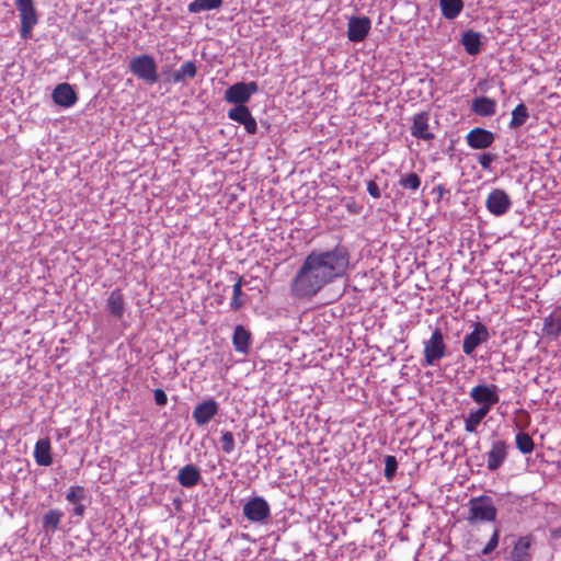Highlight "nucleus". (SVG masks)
I'll return each mask as SVG.
<instances>
[{"label": "nucleus", "instance_id": "obj_2", "mask_svg": "<svg viewBox=\"0 0 561 561\" xmlns=\"http://www.w3.org/2000/svg\"><path fill=\"white\" fill-rule=\"evenodd\" d=\"M350 265V253L337 245L329 251L310 252L295 275L291 294L297 298H312L327 284L345 275Z\"/></svg>", "mask_w": 561, "mask_h": 561}, {"label": "nucleus", "instance_id": "obj_27", "mask_svg": "<svg viewBox=\"0 0 561 561\" xmlns=\"http://www.w3.org/2000/svg\"><path fill=\"white\" fill-rule=\"evenodd\" d=\"M440 12L447 20L456 19L463 9L462 0H439Z\"/></svg>", "mask_w": 561, "mask_h": 561}, {"label": "nucleus", "instance_id": "obj_32", "mask_svg": "<svg viewBox=\"0 0 561 561\" xmlns=\"http://www.w3.org/2000/svg\"><path fill=\"white\" fill-rule=\"evenodd\" d=\"M221 4L222 0H194L188 4V11L199 13L203 11L218 9Z\"/></svg>", "mask_w": 561, "mask_h": 561}, {"label": "nucleus", "instance_id": "obj_11", "mask_svg": "<svg viewBox=\"0 0 561 561\" xmlns=\"http://www.w3.org/2000/svg\"><path fill=\"white\" fill-rule=\"evenodd\" d=\"M485 206L492 215L502 216L508 211L512 202L505 191L495 188L488 195Z\"/></svg>", "mask_w": 561, "mask_h": 561}, {"label": "nucleus", "instance_id": "obj_38", "mask_svg": "<svg viewBox=\"0 0 561 561\" xmlns=\"http://www.w3.org/2000/svg\"><path fill=\"white\" fill-rule=\"evenodd\" d=\"M397 469H398L397 458L392 455L386 456L385 471H383L385 478L387 480H391L394 477Z\"/></svg>", "mask_w": 561, "mask_h": 561}, {"label": "nucleus", "instance_id": "obj_25", "mask_svg": "<svg viewBox=\"0 0 561 561\" xmlns=\"http://www.w3.org/2000/svg\"><path fill=\"white\" fill-rule=\"evenodd\" d=\"M461 44L469 55H478L481 50V35L474 31H466L461 36Z\"/></svg>", "mask_w": 561, "mask_h": 561}, {"label": "nucleus", "instance_id": "obj_12", "mask_svg": "<svg viewBox=\"0 0 561 561\" xmlns=\"http://www.w3.org/2000/svg\"><path fill=\"white\" fill-rule=\"evenodd\" d=\"M430 112L423 111L412 117L411 135L416 139L432 141L435 138L430 128Z\"/></svg>", "mask_w": 561, "mask_h": 561}, {"label": "nucleus", "instance_id": "obj_41", "mask_svg": "<svg viewBox=\"0 0 561 561\" xmlns=\"http://www.w3.org/2000/svg\"><path fill=\"white\" fill-rule=\"evenodd\" d=\"M497 543H499V530L495 529L492 537L490 538L488 545L482 550L483 554H488L491 551H493L497 547Z\"/></svg>", "mask_w": 561, "mask_h": 561}, {"label": "nucleus", "instance_id": "obj_19", "mask_svg": "<svg viewBox=\"0 0 561 561\" xmlns=\"http://www.w3.org/2000/svg\"><path fill=\"white\" fill-rule=\"evenodd\" d=\"M176 479L183 488H194L202 479L201 470L195 465H186L179 470Z\"/></svg>", "mask_w": 561, "mask_h": 561}, {"label": "nucleus", "instance_id": "obj_23", "mask_svg": "<svg viewBox=\"0 0 561 561\" xmlns=\"http://www.w3.org/2000/svg\"><path fill=\"white\" fill-rule=\"evenodd\" d=\"M542 333L551 339L561 335V311H553L543 319Z\"/></svg>", "mask_w": 561, "mask_h": 561}, {"label": "nucleus", "instance_id": "obj_34", "mask_svg": "<svg viewBox=\"0 0 561 561\" xmlns=\"http://www.w3.org/2000/svg\"><path fill=\"white\" fill-rule=\"evenodd\" d=\"M64 513L59 510H49L43 517V527L56 530L60 524Z\"/></svg>", "mask_w": 561, "mask_h": 561}, {"label": "nucleus", "instance_id": "obj_13", "mask_svg": "<svg viewBox=\"0 0 561 561\" xmlns=\"http://www.w3.org/2000/svg\"><path fill=\"white\" fill-rule=\"evenodd\" d=\"M228 117L242 124L248 134L254 135L257 131V123L245 105H237L228 111Z\"/></svg>", "mask_w": 561, "mask_h": 561}, {"label": "nucleus", "instance_id": "obj_7", "mask_svg": "<svg viewBox=\"0 0 561 561\" xmlns=\"http://www.w3.org/2000/svg\"><path fill=\"white\" fill-rule=\"evenodd\" d=\"M469 397L480 408H485L489 412L500 401L496 385H477L471 388Z\"/></svg>", "mask_w": 561, "mask_h": 561}, {"label": "nucleus", "instance_id": "obj_46", "mask_svg": "<svg viewBox=\"0 0 561 561\" xmlns=\"http://www.w3.org/2000/svg\"><path fill=\"white\" fill-rule=\"evenodd\" d=\"M437 191H438L439 196H443L445 190L442 185L437 186Z\"/></svg>", "mask_w": 561, "mask_h": 561}, {"label": "nucleus", "instance_id": "obj_9", "mask_svg": "<svg viewBox=\"0 0 561 561\" xmlns=\"http://www.w3.org/2000/svg\"><path fill=\"white\" fill-rule=\"evenodd\" d=\"M490 339L489 329L481 322L473 323V330L468 333L462 341V352L471 356L476 348L481 344L488 342Z\"/></svg>", "mask_w": 561, "mask_h": 561}, {"label": "nucleus", "instance_id": "obj_44", "mask_svg": "<svg viewBox=\"0 0 561 561\" xmlns=\"http://www.w3.org/2000/svg\"><path fill=\"white\" fill-rule=\"evenodd\" d=\"M517 413H518L519 415H523V416L525 417V420H526V424H524V425H519V424L517 423V425H516V426H517L518 428H520V430H524V428L527 426L528 422H529V414H528V412H527V411H525V410H519Z\"/></svg>", "mask_w": 561, "mask_h": 561}, {"label": "nucleus", "instance_id": "obj_29", "mask_svg": "<svg viewBox=\"0 0 561 561\" xmlns=\"http://www.w3.org/2000/svg\"><path fill=\"white\" fill-rule=\"evenodd\" d=\"M197 73V68L194 61L188 60L181 65V67L174 71L173 81L184 82L186 79H193Z\"/></svg>", "mask_w": 561, "mask_h": 561}, {"label": "nucleus", "instance_id": "obj_4", "mask_svg": "<svg viewBox=\"0 0 561 561\" xmlns=\"http://www.w3.org/2000/svg\"><path fill=\"white\" fill-rule=\"evenodd\" d=\"M423 366L431 367L447 355V345L439 328H435L431 337L424 341Z\"/></svg>", "mask_w": 561, "mask_h": 561}, {"label": "nucleus", "instance_id": "obj_24", "mask_svg": "<svg viewBox=\"0 0 561 561\" xmlns=\"http://www.w3.org/2000/svg\"><path fill=\"white\" fill-rule=\"evenodd\" d=\"M106 305L110 313L113 317L121 319L125 311V298L122 290L118 288L112 290Z\"/></svg>", "mask_w": 561, "mask_h": 561}, {"label": "nucleus", "instance_id": "obj_43", "mask_svg": "<svg viewBox=\"0 0 561 561\" xmlns=\"http://www.w3.org/2000/svg\"><path fill=\"white\" fill-rule=\"evenodd\" d=\"M367 192L374 198H379L380 197V190H379V187H378V185H377V183L375 181H369L367 183Z\"/></svg>", "mask_w": 561, "mask_h": 561}, {"label": "nucleus", "instance_id": "obj_20", "mask_svg": "<svg viewBox=\"0 0 561 561\" xmlns=\"http://www.w3.org/2000/svg\"><path fill=\"white\" fill-rule=\"evenodd\" d=\"M34 459L38 466L48 467L53 463L49 438L38 439L34 447Z\"/></svg>", "mask_w": 561, "mask_h": 561}, {"label": "nucleus", "instance_id": "obj_17", "mask_svg": "<svg viewBox=\"0 0 561 561\" xmlns=\"http://www.w3.org/2000/svg\"><path fill=\"white\" fill-rule=\"evenodd\" d=\"M507 457V445L504 440H495L492 443L486 454L488 469L490 471L497 470Z\"/></svg>", "mask_w": 561, "mask_h": 561}, {"label": "nucleus", "instance_id": "obj_26", "mask_svg": "<svg viewBox=\"0 0 561 561\" xmlns=\"http://www.w3.org/2000/svg\"><path fill=\"white\" fill-rule=\"evenodd\" d=\"M489 414L485 408H478L474 411L468 413L465 417V431L467 433H476L478 426L483 421V419Z\"/></svg>", "mask_w": 561, "mask_h": 561}, {"label": "nucleus", "instance_id": "obj_36", "mask_svg": "<svg viewBox=\"0 0 561 561\" xmlns=\"http://www.w3.org/2000/svg\"><path fill=\"white\" fill-rule=\"evenodd\" d=\"M220 444L225 454H231L236 447L233 434L229 431L221 432Z\"/></svg>", "mask_w": 561, "mask_h": 561}, {"label": "nucleus", "instance_id": "obj_45", "mask_svg": "<svg viewBox=\"0 0 561 561\" xmlns=\"http://www.w3.org/2000/svg\"><path fill=\"white\" fill-rule=\"evenodd\" d=\"M75 505H76V507H75V510H73L75 514H76L77 516H82V515H83V513H84V506H83V504H81V502H80V503L75 504Z\"/></svg>", "mask_w": 561, "mask_h": 561}, {"label": "nucleus", "instance_id": "obj_21", "mask_svg": "<svg viewBox=\"0 0 561 561\" xmlns=\"http://www.w3.org/2000/svg\"><path fill=\"white\" fill-rule=\"evenodd\" d=\"M471 111L478 116H493L496 113V101L488 96L474 98L471 103Z\"/></svg>", "mask_w": 561, "mask_h": 561}, {"label": "nucleus", "instance_id": "obj_5", "mask_svg": "<svg viewBox=\"0 0 561 561\" xmlns=\"http://www.w3.org/2000/svg\"><path fill=\"white\" fill-rule=\"evenodd\" d=\"M129 70L138 79L144 80L149 84L158 82L157 64L150 55H139L129 61Z\"/></svg>", "mask_w": 561, "mask_h": 561}, {"label": "nucleus", "instance_id": "obj_6", "mask_svg": "<svg viewBox=\"0 0 561 561\" xmlns=\"http://www.w3.org/2000/svg\"><path fill=\"white\" fill-rule=\"evenodd\" d=\"M15 5L21 21L20 35L23 39H27L38 22L34 2L33 0H16Z\"/></svg>", "mask_w": 561, "mask_h": 561}, {"label": "nucleus", "instance_id": "obj_40", "mask_svg": "<svg viewBox=\"0 0 561 561\" xmlns=\"http://www.w3.org/2000/svg\"><path fill=\"white\" fill-rule=\"evenodd\" d=\"M495 160V156L491 153H482L479 156V163L483 170H491V165Z\"/></svg>", "mask_w": 561, "mask_h": 561}, {"label": "nucleus", "instance_id": "obj_16", "mask_svg": "<svg viewBox=\"0 0 561 561\" xmlns=\"http://www.w3.org/2000/svg\"><path fill=\"white\" fill-rule=\"evenodd\" d=\"M495 136L492 131L476 127L471 129L467 136L466 141L472 149H485L494 142Z\"/></svg>", "mask_w": 561, "mask_h": 561}, {"label": "nucleus", "instance_id": "obj_22", "mask_svg": "<svg viewBox=\"0 0 561 561\" xmlns=\"http://www.w3.org/2000/svg\"><path fill=\"white\" fill-rule=\"evenodd\" d=\"M234 350L241 354H248L251 344V333L243 325H237L232 335Z\"/></svg>", "mask_w": 561, "mask_h": 561}, {"label": "nucleus", "instance_id": "obj_35", "mask_svg": "<svg viewBox=\"0 0 561 561\" xmlns=\"http://www.w3.org/2000/svg\"><path fill=\"white\" fill-rule=\"evenodd\" d=\"M243 286V278L241 276L238 277L237 282L232 286V298L230 301V307L233 311H238L242 308L243 301L241 299Z\"/></svg>", "mask_w": 561, "mask_h": 561}, {"label": "nucleus", "instance_id": "obj_18", "mask_svg": "<svg viewBox=\"0 0 561 561\" xmlns=\"http://www.w3.org/2000/svg\"><path fill=\"white\" fill-rule=\"evenodd\" d=\"M53 101L62 107H70L72 106L77 100L78 96L72 89V87L69 83H60L58 84L51 94Z\"/></svg>", "mask_w": 561, "mask_h": 561}, {"label": "nucleus", "instance_id": "obj_30", "mask_svg": "<svg viewBox=\"0 0 561 561\" xmlns=\"http://www.w3.org/2000/svg\"><path fill=\"white\" fill-rule=\"evenodd\" d=\"M528 110L524 103H519L515 106V108L512 111V118L510 122L511 128H518L523 126L526 121L528 119Z\"/></svg>", "mask_w": 561, "mask_h": 561}, {"label": "nucleus", "instance_id": "obj_8", "mask_svg": "<svg viewBox=\"0 0 561 561\" xmlns=\"http://www.w3.org/2000/svg\"><path fill=\"white\" fill-rule=\"evenodd\" d=\"M257 89L259 87L255 81H251L248 83L238 82L230 85L226 90L225 100L228 103L245 105V103L251 99V96L257 92Z\"/></svg>", "mask_w": 561, "mask_h": 561}, {"label": "nucleus", "instance_id": "obj_1", "mask_svg": "<svg viewBox=\"0 0 561 561\" xmlns=\"http://www.w3.org/2000/svg\"><path fill=\"white\" fill-rule=\"evenodd\" d=\"M350 265V253L337 245L329 251L310 252L295 275L291 294L297 298H312L327 284L345 275Z\"/></svg>", "mask_w": 561, "mask_h": 561}, {"label": "nucleus", "instance_id": "obj_10", "mask_svg": "<svg viewBox=\"0 0 561 561\" xmlns=\"http://www.w3.org/2000/svg\"><path fill=\"white\" fill-rule=\"evenodd\" d=\"M243 515L250 522L262 523L270 517L271 508L265 499L255 496L244 504Z\"/></svg>", "mask_w": 561, "mask_h": 561}, {"label": "nucleus", "instance_id": "obj_3", "mask_svg": "<svg viewBox=\"0 0 561 561\" xmlns=\"http://www.w3.org/2000/svg\"><path fill=\"white\" fill-rule=\"evenodd\" d=\"M468 506L469 510L466 520L469 525L494 522L496 519L497 510L493 503L492 497L488 495L471 497L469 500Z\"/></svg>", "mask_w": 561, "mask_h": 561}, {"label": "nucleus", "instance_id": "obj_15", "mask_svg": "<svg viewBox=\"0 0 561 561\" xmlns=\"http://www.w3.org/2000/svg\"><path fill=\"white\" fill-rule=\"evenodd\" d=\"M219 404L208 399L197 404L192 413L195 423L199 426L207 424L218 413Z\"/></svg>", "mask_w": 561, "mask_h": 561}, {"label": "nucleus", "instance_id": "obj_31", "mask_svg": "<svg viewBox=\"0 0 561 561\" xmlns=\"http://www.w3.org/2000/svg\"><path fill=\"white\" fill-rule=\"evenodd\" d=\"M516 448L524 455H529L535 449V443L528 433L520 432L515 436Z\"/></svg>", "mask_w": 561, "mask_h": 561}, {"label": "nucleus", "instance_id": "obj_42", "mask_svg": "<svg viewBox=\"0 0 561 561\" xmlns=\"http://www.w3.org/2000/svg\"><path fill=\"white\" fill-rule=\"evenodd\" d=\"M154 401L158 405L163 407L168 402V397L164 390L158 388L153 391Z\"/></svg>", "mask_w": 561, "mask_h": 561}, {"label": "nucleus", "instance_id": "obj_14", "mask_svg": "<svg viewBox=\"0 0 561 561\" xmlns=\"http://www.w3.org/2000/svg\"><path fill=\"white\" fill-rule=\"evenodd\" d=\"M371 27L370 20L367 16H353L347 23V38L351 42L358 43L366 38Z\"/></svg>", "mask_w": 561, "mask_h": 561}, {"label": "nucleus", "instance_id": "obj_28", "mask_svg": "<svg viewBox=\"0 0 561 561\" xmlns=\"http://www.w3.org/2000/svg\"><path fill=\"white\" fill-rule=\"evenodd\" d=\"M533 542L530 535L518 538L513 549V558L517 561H527L530 557L529 549Z\"/></svg>", "mask_w": 561, "mask_h": 561}, {"label": "nucleus", "instance_id": "obj_33", "mask_svg": "<svg viewBox=\"0 0 561 561\" xmlns=\"http://www.w3.org/2000/svg\"><path fill=\"white\" fill-rule=\"evenodd\" d=\"M398 183L403 190L415 192L421 186V178L414 172L405 173L400 176Z\"/></svg>", "mask_w": 561, "mask_h": 561}, {"label": "nucleus", "instance_id": "obj_37", "mask_svg": "<svg viewBox=\"0 0 561 561\" xmlns=\"http://www.w3.org/2000/svg\"><path fill=\"white\" fill-rule=\"evenodd\" d=\"M84 497V488L80 485H72L69 488L66 494V499L68 502L72 504L80 503Z\"/></svg>", "mask_w": 561, "mask_h": 561}, {"label": "nucleus", "instance_id": "obj_39", "mask_svg": "<svg viewBox=\"0 0 561 561\" xmlns=\"http://www.w3.org/2000/svg\"><path fill=\"white\" fill-rule=\"evenodd\" d=\"M549 543L553 550L561 548V526L553 527L549 530Z\"/></svg>", "mask_w": 561, "mask_h": 561}]
</instances>
